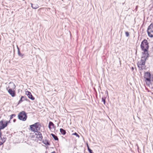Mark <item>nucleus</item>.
I'll use <instances>...</instances> for the list:
<instances>
[{
	"label": "nucleus",
	"instance_id": "obj_1",
	"mask_svg": "<svg viewBox=\"0 0 153 153\" xmlns=\"http://www.w3.org/2000/svg\"><path fill=\"white\" fill-rule=\"evenodd\" d=\"M149 54L148 50L144 51L141 59L138 61L137 63L138 67L140 70H143V69H146L145 63L146 59L149 57Z\"/></svg>",
	"mask_w": 153,
	"mask_h": 153
},
{
	"label": "nucleus",
	"instance_id": "obj_2",
	"mask_svg": "<svg viewBox=\"0 0 153 153\" xmlns=\"http://www.w3.org/2000/svg\"><path fill=\"white\" fill-rule=\"evenodd\" d=\"M16 87V86L13 83H10V85L8 88L9 89L8 90V92L9 93L12 97L15 96V93L14 91L13 90Z\"/></svg>",
	"mask_w": 153,
	"mask_h": 153
},
{
	"label": "nucleus",
	"instance_id": "obj_3",
	"mask_svg": "<svg viewBox=\"0 0 153 153\" xmlns=\"http://www.w3.org/2000/svg\"><path fill=\"white\" fill-rule=\"evenodd\" d=\"M149 43L147 41L146 39H144L141 42L140 45L141 49L143 51L148 50L149 48Z\"/></svg>",
	"mask_w": 153,
	"mask_h": 153
},
{
	"label": "nucleus",
	"instance_id": "obj_4",
	"mask_svg": "<svg viewBox=\"0 0 153 153\" xmlns=\"http://www.w3.org/2000/svg\"><path fill=\"white\" fill-rule=\"evenodd\" d=\"M41 125L39 123H36L30 126L31 130L34 132L38 131L40 130Z\"/></svg>",
	"mask_w": 153,
	"mask_h": 153
},
{
	"label": "nucleus",
	"instance_id": "obj_5",
	"mask_svg": "<svg viewBox=\"0 0 153 153\" xmlns=\"http://www.w3.org/2000/svg\"><path fill=\"white\" fill-rule=\"evenodd\" d=\"M18 117L20 120L25 121L26 120L27 116L25 111H22L19 113L18 115Z\"/></svg>",
	"mask_w": 153,
	"mask_h": 153
},
{
	"label": "nucleus",
	"instance_id": "obj_6",
	"mask_svg": "<svg viewBox=\"0 0 153 153\" xmlns=\"http://www.w3.org/2000/svg\"><path fill=\"white\" fill-rule=\"evenodd\" d=\"M147 33L149 36L151 37H153V23H152L148 27Z\"/></svg>",
	"mask_w": 153,
	"mask_h": 153
},
{
	"label": "nucleus",
	"instance_id": "obj_7",
	"mask_svg": "<svg viewBox=\"0 0 153 153\" xmlns=\"http://www.w3.org/2000/svg\"><path fill=\"white\" fill-rule=\"evenodd\" d=\"M7 126V123L2 120L0 121V130L3 129Z\"/></svg>",
	"mask_w": 153,
	"mask_h": 153
},
{
	"label": "nucleus",
	"instance_id": "obj_8",
	"mask_svg": "<svg viewBox=\"0 0 153 153\" xmlns=\"http://www.w3.org/2000/svg\"><path fill=\"white\" fill-rule=\"evenodd\" d=\"M35 132L36 137L39 140H41L42 139V134L40 132L38 131H35Z\"/></svg>",
	"mask_w": 153,
	"mask_h": 153
},
{
	"label": "nucleus",
	"instance_id": "obj_9",
	"mask_svg": "<svg viewBox=\"0 0 153 153\" xmlns=\"http://www.w3.org/2000/svg\"><path fill=\"white\" fill-rule=\"evenodd\" d=\"M150 73L148 72H147L145 74L144 77L146 79V81L150 82Z\"/></svg>",
	"mask_w": 153,
	"mask_h": 153
},
{
	"label": "nucleus",
	"instance_id": "obj_10",
	"mask_svg": "<svg viewBox=\"0 0 153 153\" xmlns=\"http://www.w3.org/2000/svg\"><path fill=\"white\" fill-rule=\"evenodd\" d=\"M6 138L1 136V133L0 132V146L6 140Z\"/></svg>",
	"mask_w": 153,
	"mask_h": 153
},
{
	"label": "nucleus",
	"instance_id": "obj_11",
	"mask_svg": "<svg viewBox=\"0 0 153 153\" xmlns=\"http://www.w3.org/2000/svg\"><path fill=\"white\" fill-rule=\"evenodd\" d=\"M26 94L29 98L31 99L32 100H34L35 98L34 97L32 96L30 92L28 91H27L26 92Z\"/></svg>",
	"mask_w": 153,
	"mask_h": 153
},
{
	"label": "nucleus",
	"instance_id": "obj_12",
	"mask_svg": "<svg viewBox=\"0 0 153 153\" xmlns=\"http://www.w3.org/2000/svg\"><path fill=\"white\" fill-rule=\"evenodd\" d=\"M55 127L54 125L52 122H50L48 124V128L50 130Z\"/></svg>",
	"mask_w": 153,
	"mask_h": 153
},
{
	"label": "nucleus",
	"instance_id": "obj_13",
	"mask_svg": "<svg viewBox=\"0 0 153 153\" xmlns=\"http://www.w3.org/2000/svg\"><path fill=\"white\" fill-rule=\"evenodd\" d=\"M31 7L34 9H36L39 7L38 5L37 4H32L31 3Z\"/></svg>",
	"mask_w": 153,
	"mask_h": 153
},
{
	"label": "nucleus",
	"instance_id": "obj_14",
	"mask_svg": "<svg viewBox=\"0 0 153 153\" xmlns=\"http://www.w3.org/2000/svg\"><path fill=\"white\" fill-rule=\"evenodd\" d=\"M60 132L61 133L65 135L66 134V131H65L62 128H60Z\"/></svg>",
	"mask_w": 153,
	"mask_h": 153
},
{
	"label": "nucleus",
	"instance_id": "obj_15",
	"mask_svg": "<svg viewBox=\"0 0 153 153\" xmlns=\"http://www.w3.org/2000/svg\"><path fill=\"white\" fill-rule=\"evenodd\" d=\"M51 134L55 140H58V138L57 136L53 134Z\"/></svg>",
	"mask_w": 153,
	"mask_h": 153
},
{
	"label": "nucleus",
	"instance_id": "obj_16",
	"mask_svg": "<svg viewBox=\"0 0 153 153\" xmlns=\"http://www.w3.org/2000/svg\"><path fill=\"white\" fill-rule=\"evenodd\" d=\"M17 48L18 49V54L19 56L22 57L23 56V54H21L19 51V49L18 47H17Z\"/></svg>",
	"mask_w": 153,
	"mask_h": 153
},
{
	"label": "nucleus",
	"instance_id": "obj_17",
	"mask_svg": "<svg viewBox=\"0 0 153 153\" xmlns=\"http://www.w3.org/2000/svg\"><path fill=\"white\" fill-rule=\"evenodd\" d=\"M23 98H24V96H22L20 100H19V102L18 104H19L22 102L23 101H24V100H23Z\"/></svg>",
	"mask_w": 153,
	"mask_h": 153
},
{
	"label": "nucleus",
	"instance_id": "obj_18",
	"mask_svg": "<svg viewBox=\"0 0 153 153\" xmlns=\"http://www.w3.org/2000/svg\"><path fill=\"white\" fill-rule=\"evenodd\" d=\"M43 143L45 145H49V143L48 141L47 140H45L43 141Z\"/></svg>",
	"mask_w": 153,
	"mask_h": 153
},
{
	"label": "nucleus",
	"instance_id": "obj_19",
	"mask_svg": "<svg viewBox=\"0 0 153 153\" xmlns=\"http://www.w3.org/2000/svg\"><path fill=\"white\" fill-rule=\"evenodd\" d=\"M102 101L103 102L104 104H105V98L102 97Z\"/></svg>",
	"mask_w": 153,
	"mask_h": 153
},
{
	"label": "nucleus",
	"instance_id": "obj_20",
	"mask_svg": "<svg viewBox=\"0 0 153 153\" xmlns=\"http://www.w3.org/2000/svg\"><path fill=\"white\" fill-rule=\"evenodd\" d=\"M16 115L15 114H12L10 115V119L11 120L13 117H15Z\"/></svg>",
	"mask_w": 153,
	"mask_h": 153
},
{
	"label": "nucleus",
	"instance_id": "obj_21",
	"mask_svg": "<svg viewBox=\"0 0 153 153\" xmlns=\"http://www.w3.org/2000/svg\"><path fill=\"white\" fill-rule=\"evenodd\" d=\"M72 134L74 135H76V136L78 137H79V135L76 132L73 133Z\"/></svg>",
	"mask_w": 153,
	"mask_h": 153
},
{
	"label": "nucleus",
	"instance_id": "obj_22",
	"mask_svg": "<svg viewBox=\"0 0 153 153\" xmlns=\"http://www.w3.org/2000/svg\"><path fill=\"white\" fill-rule=\"evenodd\" d=\"M125 34H126V36L127 37H128L129 35V33L128 32H125Z\"/></svg>",
	"mask_w": 153,
	"mask_h": 153
},
{
	"label": "nucleus",
	"instance_id": "obj_23",
	"mask_svg": "<svg viewBox=\"0 0 153 153\" xmlns=\"http://www.w3.org/2000/svg\"><path fill=\"white\" fill-rule=\"evenodd\" d=\"M10 120H11L10 119V120L9 121H5V123H7V124L9 123H10L11 122H10Z\"/></svg>",
	"mask_w": 153,
	"mask_h": 153
},
{
	"label": "nucleus",
	"instance_id": "obj_24",
	"mask_svg": "<svg viewBox=\"0 0 153 153\" xmlns=\"http://www.w3.org/2000/svg\"><path fill=\"white\" fill-rule=\"evenodd\" d=\"M90 153H94L93 152V151L92 150H89V151Z\"/></svg>",
	"mask_w": 153,
	"mask_h": 153
},
{
	"label": "nucleus",
	"instance_id": "obj_25",
	"mask_svg": "<svg viewBox=\"0 0 153 153\" xmlns=\"http://www.w3.org/2000/svg\"><path fill=\"white\" fill-rule=\"evenodd\" d=\"M26 97H24V98H23V100H24H24H26Z\"/></svg>",
	"mask_w": 153,
	"mask_h": 153
},
{
	"label": "nucleus",
	"instance_id": "obj_26",
	"mask_svg": "<svg viewBox=\"0 0 153 153\" xmlns=\"http://www.w3.org/2000/svg\"><path fill=\"white\" fill-rule=\"evenodd\" d=\"M88 151H89V150H91V149H90L89 147H88Z\"/></svg>",
	"mask_w": 153,
	"mask_h": 153
},
{
	"label": "nucleus",
	"instance_id": "obj_27",
	"mask_svg": "<svg viewBox=\"0 0 153 153\" xmlns=\"http://www.w3.org/2000/svg\"><path fill=\"white\" fill-rule=\"evenodd\" d=\"M131 70H132V71H133V70H134V68L133 67H132L131 68Z\"/></svg>",
	"mask_w": 153,
	"mask_h": 153
},
{
	"label": "nucleus",
	"instance_id": "obj_28",
	"mask_svg": "<svg viewBox=\"0 0 153 153\" xmlns=\"http://www.w3.org/2000/svg\"><path fill=\"white\" fill-rule=\"evenodd\" d=\"M16 121V119H14L13 120V121L14 122H15Z\"/></svg>",
	"mask_w": 153,
	"mask_h": 153
},
{
	"label": "nucleus",
	"instance_id": "obj_29",
	"mask_svg": "<svg viewBox=\"0 0 153 153\" xmlns=\"http://www.w3.org/2000/svg\"><path fill=\"white\" fill-rule=\"evenodd\" d=\"M87 147L88 148V147H89V146H88V144H87Z\"/></svg>",
	"mask_w": 153,
	"mask_h": 153
},
{
	"label": "nucleus",
	"instance_id": "obj_30",
	"mask_svg": "<svg viewBox=\"0 0 153 153\" xmlns=\"http://www.w3.org/2000/svg\"><path fill=\"white\" fill-rule=\"evenodd\" d=\"M51 153H56L55 152H51Z\"/></svg>",
	"mask_w": 153,
	"mask_h": 153
},
{
	"label": "nucleus",
	"instance_id": "obj_31",
	"mask_svg": "<svg viewBox=\"0 0 153 153\" xmlns=\"http://www.w3.org/2000/svg\"><path fill=\"white\" fill-rule=\"evenodd\" d=\"M137 6L136 7V9L137 8Z\"/></svg>",
	"mask_w": 153,
	"mask_h": 153
}]
</instances>
